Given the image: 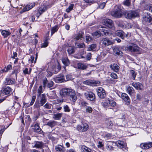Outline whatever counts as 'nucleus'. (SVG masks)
Listing matches in <instances>:
<instances>
[{
    "label": "nucleus",
    "instance_id": "obj_14",
    "mask_svg": "<svg viewBox=\"0 0 152 152\" xmlns=\"http://www.w3.org/2000/svg\"><path fill=\"white\" fill-rule=\"evenodd\" d=\"M35 5L34 2H32L27 4L22 10V11L23 12L27 11L34 7Z\"/></svg>",
    "mask_w": 152,
    "mask_h": 152
},
{
    "label": "nucleus",
    "instance_id": "obj_33",
    "mask_svg": "<svg viewBox=\"0 0 152 152\" xmlns=\"http://www.w3.org/2000/svg\"><path fill=\"white\" fill-rule=\"evenodd\" d=\"M55 149L57 151H59L61 152H64L65 151V148L63 146L58 145L56 146Z\"/></svg>",
    "mask_w": 152,
    "mask_h": 152
},
{
    "label": "nucleus",
    "instance_id": "obj_61",
    "mask_svg": "<svg viewBox=\"0 0 152 152\" xmlns=\"http://www.w3.org/2000/svg\"><path fill=\"white\" fill-rule=\"evenodd\" d=\"M51 104L47 103L44 106V107L47 109H50L51 107Z\"/></svg>",
    "mask_w": 152,
    "mask_h": 152
},
{
    "label": "nucleus",
    "instance_id": "obj_2",
    "mask_svg": "<svg viewBox=\"0 0 152 152\" xmlns=\"http://www.w3.org/2000/svg\"><path fill=\"white\" fill-rule=\"evenodd\" d=\"M122 48L125 51L131 53H135L137 54H140L141 51L140 48L137 45L134 43H131L126 46H122Z\"/></svg>",
    "mask_w": 152,
    "mask_h": 152
},
{
    "label": "nucleus",
    "instance_id": "obj_32",
    "mask_svg": "<svg viewBox=\"0 0 152 152\" xmlns=\"http://www.w3.org/2000/svg\"><path fill=\"white\" fill-rule=\"evenodd\" d=\"M75 44L76 48H84L85 47V45L84 42H76L75 43Z\"/></svg>",
    "mask_w": 152,
    "mask_h": 152
},
{
    "label": "nucleus",
    "instance_id": "obj_16",
    "mask_svg": "<svg viewBox=\"0 0 152 152\" xmlns=\"http://www.w3.org/2000/svg\"><path fill=\"white\" fill-rule=\"evenodd\" d=\"M15 82L14 79L10 77H7L6 78L4 83L5 85H10L15 84Z\"/></svg>",
    "mask_w": 152,
    "mask_h": 152
},
{
    "label": "nucleus",
    "instance_id": "obj_6",
    "mask_svg": "<svg viewBox=\"0 0 152 152\" xmlns=\"http://www.w3.org/2000/svg\"><path fill=\"white\" fill-rule=\"evenodd\" d=\"M139 16V14L136 11H125V16L126 18L130 19Z\"/></svg>",
    "mask_w": 152,
    "mask_h": 152
},
{
    "label": "nucleus",
    "instance_id": "obj_43",
    "mask_svg": "<svg viewBox=\"0 0 152 152\" xmlns=\"http://www.w3.org/2000/svg\"><path fill=\"white\" fill-rule=\"evenodd\" d=\"M96 44H92L89 46L88 50L94 51L96 50Z\"/></svg>",
    "mask_w": 152,
    "mask_h": 152
},
{
    "label": "nucleus",
    "instance_id": "obj_57",
    "mask_svg": "<svg viewBox=\"0 0 152 152\" xmlns=\"http://www.w3.org/2000/svg\"><path fill=\"white\" fill-rule=\"evenodd\" d=\"M86 112L89 113H91L93 110L92 108L88 106H86Z\"/></svg>",
    "mask_w": 152,
    "mask_h": 152
},
{
    "label": "nucleus",
    "instance_id": "obj_13",
    "mask_svg": "<svg viewBox=\"0 0 152 152\" xmlns=\"http://www.w3.org/2000/svg\"><path fill=\"white\" fill-rule=\"evenodd\" d=\"M114 121L112 118H106L105 120L106 126L108 129H112L113 124Z\"/></svg>",
    "mask_w": 152,
    "mask_h": 152
},
{
    "label": "nucleus",
    "instance_id": "obj_18",
    "mask_svg": "<svg viewBox=\"0 0 152 152\" xmlns=\"http://www.w3.org/2000/svg\"><path fill=\"white\" fill-rule=\"evenodd\" d=\"M140 146L143 149H147L152 147V142L143 143L140 144Z\"/></svg>",
    "mask_w": 152,
    "mask_h": 152
},
{
    "label": "nucleus",
    "instance_id": "obj_44",
    "mask_svg": "<svg viewBox=\"0 0 152 152\" xmlns=\"http://www.w3.org/2000/svg\"><path fill=\"white\" fill-rule=\"evenodd\" d=\"M42 86H39L38 90H37V99L41 95V94L42 92Z\"/></svg>",
    "mask_w": 152,
    "mask_h": 152
},
{
    "label": "nucleus",
    "instance_id": "obj_46",
    "mask_svg": "<svg viewBox=\"0 0 152 152\" xmlns=\"http://www.w3.org/2000/svg\"><path fill=\"white\" fill-rule=\"evenodd\" d=\"M128 23L126 22H122L121 23H120L118 25L119 26H120L122 28H126V24Z\"/></svg>",
    "mask_w": 152,
    "mask_h": 152
},
{
    "label": "nucleus",
    "instance_id": "obj_54",
    "mask_svg": "<svg viewBox=\"0 0 152 152\" xmlns=\"http://www.w3.org/2000/svg\"><path fill=\"white\" fill-rule=\"evenodd\" d=\"M67 52L69 54L73 53L75 52V50L73 47L69 48H68Z\"/></svg>",
    "mask_w": 152,
    "mask_h": 152
},
{
    "label": "nucleus",
    "instance_id": "obj_20",
    "mask_svg": "<svg viewBox=\"0 0 152 152\" xmlns=\"http://www.w3.org/2000/svg\"><path fill=\"white\" fill-rule=\"evenodd\" d=\"M77 66L78 69L85 70L88 68V65L86 63H79L77 64Z\"/></svg>",
    "mask_w": 152,
    "mask_h": 152
},
{
    "label": "nucleus",
    "instance_id": "obj_49",
    "mask_svg": "<svg viewBox=\"0 0 152 152\" xmlns=\"http://www.w3.org/2000/svg\"><path fill=\"white\" fill-rule=\"evenodd\" d=\"M20 72L19 69H14L13 71L12 74H11V75L12 76V75H13L14 74H15V76L16 77V79H17V74L18 73H19Z\"/></svg>",
    "mask_w": 152,
    "mask_h": 152
},
{
    "label": "nucleus",
    "instance_id": "obj_34",
    "mask_svg": "<svg viewBox=\"0 0 152 152\" xmlns=\"http://www.w3.org/2000/svg\"><path fill=\"white\" fill-rule=\"evenodd\" d=\"M48 9V7L45 6V5L42 7H40L38 10V12L39 14V15L43 12H45L46 10Z\"/></svg>",
    "mask_w": 152,
    "mask_h": 152
},
{
    "label": "nucleus",
    "instance_id": "obj_36",
    "mask_svg": "<svg viewBox=\"0 0 152 152\" xmlns=\"http://www.w3.org/2000/svg\"><path fill=\"white\" fill-rule=\"evenodd\" d=\"M82 152H92V150L85 146H82L81 147Z\"/></svg>",
    "mask_w": 152,
    "mask_h": 152
},
{
    "label": "nucleus",
    "instance_id": "obj_60",
    "mask_svg": "<svg viewBox=\"0 0 152 152\" xmlns=\"http://www.w3.org/2000/svg\"><path fill=\"white\" fill-rule=\"evenodd\" d=\"M73 78L72 75L70 74H68L66 76V80H65V81H67L68 80H71Z\"/></svg>",
    "mask_w": 152,
    "mask_h": 152
},
{
    "label": "nucleus",
    "instance_id": "obj_59",
    "mask_svg": "<svg viewBox=\"0 0 152 152\" xmlns=\"http://www.w3.org/2000/svg\"><path fill=\"white\" fill-rule=\"evenodd\" d=\"M110 77L113 79H116L118 78V77L116 74L114 72H112L110 75Z\"/></svg>",
    "mask_w": 152,
    "mask_h": 152
},
{
    "label": "nucleus",
    "instance_id": "obj_11",
    "mask_svg": "<svg viewBox=\"0 0 152 152\" xmlns=\"http://www.w3.org/2000/svg\"><path fill=\"white\" fill-rule=\"evenodd\" d=\"M121 98L124 101L126 104L127 105H129L131 102V100L127 94L125 93H122L121 94Z\"/></svg>",
    "mask_w": 152,
    "mask_h": 152
},
{
    "label": "nucleus",
    "instance_id": "obj_25",
    "mask_svg": "<svg viewBox=\"0 0 152 152\" xmlns=\"http://www.w3.org/2000/svg\"><path fill=\"white\" fill-rule=\"evenodd\" d=\"M34 147L37 148L41 149L44 146V144L42 142L35 141L34 142Z\"/></svg>",
    "mask_w": 152,
    "mask_h": 152
},
{
    "label": "nucleus",
    "instance_id": "obj_38",
    "mask_svg": "<svg viewBox=\"0 0 152 152\" xmlns=\"http://www.w3.org/2000/svg\"><path fill=\"white\" fill-rule=\"evenodd\" d=\"M136 75V73L135 71L132 70H130L129 75L131 79L133 80H135Z\"/></svg>",
    "mask_w": 152,
    "mask_h": 152
},
{
    "label": "nucleus",
    "instance_id": "obj_23",
    "mask_svg": "<svg viewBox=\"0 0 152 152\" xmlns=\"http://www.w3.org/2000/svg\"><path fill=\"white\" fill-rule=\"evenodd\" d=\"M101 32V34L102 36H107L110 34L109 31L108 29L104 27H102V28L100 29Z\"/></svg>",
    "mask_w": 152,
    "mask_h": 152
},
{
    "label": "nucleus",
    "instance_id": "obj_27",
    "mask_svg": "<svg viewBox=\"0 0 152 152\" xmlns=\"http://www.w3.org/2000/svg\"><path fill=\"white\" fill-rule=\"evenodd\" d=\"M113 52L116 55H122V53L121 51L120 48L117 46H115L113 48Z\"/></svg>",
    "mask_w": 152,
    "mask_h": 152
},
{
    "label": "nucleus",
    "instance_id": "obj_24",
    "mask_svg": "<svg viewBox=\"0 0 152 152\" xmlns=\"http://www.w3.org/2000/svg\"><path fill=\"white\" fill-rule=\"evenodd\" d=\"M110 68L115 72H118L119 70V66L116 64H113L110 65Z\"/></svg>",
    "mask_w": 152,
    "mask_h": 152
},
{
    "label": "nucleus",
    "instance_id": "obj_39",
    "mask_svg": "<svg viewBox=\"0 0 152 152\" xmlns=\"http://www.w3.org/2000/svg\"><path fill=\"white\" fill-rule=\"evenodd\" d=\"M49 40V38H46L44 41V43H42L41 45L42 48H46L47 47L48 45V41Z\"/></svg>",
    "mask_w": 152,
    "mask_h": 152
},
{
    "label": "nucleus",
    "instance_id": "obj_30",
    "mask_svg": "<svg viewBox=\"0 0 152 152\" xmlns=\"http://www.w3.org/2000/svg\"><path fill=\"white\" fill-rule=\"evenodd\" d=\"M83 34L84 33L83 32L77 34L74 39V40L76 42L77 40H81L83 38Z\"/></svg>",
    "mask_w": 152,
    "mask_h": 152
},
{
    "label": "nucleus",
    "instance_id": "obj_50",
    "mask_svg": "<svg viewBox=\"0 0 152 152\" xmlns=\"http://www.w3.org/2000/svg\"><path fill=\"white\" fill-rule=\"evenodd\" d=\"M54 83L52 81H48L46 87L50 88L53 86Z\"/></svg>",
    "mask_w": 152,
    "mask_h": 152
},
{
    "label": "nucleus",
    "instance_id": "obj_55",
    "mask_svg": "<svg viewBox=\"0 0 152 152\" xmlns=\"http://www.w3.org/2000/svg\"><path fill=\"white\" fill-rule=\"evenodd\" d=\"M25 121L30 123L31 121V119L30 117V116L28 115H26L25 118Z\"/></svg>",
    "mask_w": 152,
    "mask_h": 152
},
{
    "label": "nucleus",
    "instance_id": "obj_9",
    "mask_svg": "<svg viewBox=\"0 0 152 152\" xmlns=\"http://www.w3.org/2000/svg\"><path fill=\"white\" fill-rule=\"evenodd\" d=\"M142 18L143 21L152 24V16L150 13H145L142 15Z\"/></svg>",
    "mask_w": 152,
    "mask_h": 152
},
{
    "label": "nucleus",
    "instance_id": "obj_53",
    "mask_svg": "<svg viewBox=\"0 0 152 152\" xmlns=\"http://www.w3.org/2000/svg\"><path fill=\"white\" fill-rule=\"evenodd\" d=\"M74 4H71L66 9V11L68 12L69 13L70 12V11L72 10L73 9L74 7Z\"/></svg>",
    "mask_w": 152,
    "mask_h": 152
},
{
    "label": "nucleus",
    "instance_id": "obj_56",
    "mask_svg": "<svg viewBox=\"0 0 152 152\" xmlns=\"http://www.w3.org/2000/svg\"><path fill=\"white\" fill-rule=\"evenodd\" d=\"M104 137L107 139H110L112 138V134L110 133H107L105 134Z\"/></svg>",
    "mask_w": 152,
    "mask_h": 152
},
{
    "label": "nucleus",
    "instance_id": "obj_22",
    "mask_svg": "<svg viewBox=\"0 0 152 152\" xmlns=\"http://www.w3.org/2000/svg\"><path fill=\"white\" fill-rule=\"evenodd\" d=\"M113 142L108 141L107 142L106 148L109 151H113L114 150V147H113Z\"/></svg>",
    "mask_w": 152,
    "mask_h": 152
},
{
    "label": "nucleus",
    "instance_id": "obj_12",
    "mask_svg": "<svg viewBox=\"0 0 152 152\" xmlns=\"http://www.w3.org/2000/svg\"><path fill=\"white\" fill-rule=\"evenodd\" d=\"M54 81L57 83L63 82L65 81L64 75H59L53 78Z\"/></svg>",
    "mask_w": 152,
    "mask_h": 152
},
{
    "label": "nucleus",
    "instance_id": "obj_40",
    "mask_svg": "<svg viewBox=\"0 0 152 152\" xmlns=\"http://www.w3.org/2000/svg\"><path fill=\"white\" fill-rule=\"evenodd\" d=\"M93 81L90 80H88L83 82V84L90 86H93Z\"/></svg>",
    "mask_w": 152,
    "mask_h": 152
},
{
    "label": "nucleus",
    "instance_id": "obj_58",
    "mask_svg": "<svg viewBox=\"0 0 152 152\" xmlns=\"http://www.w3.org/2000/svg\"><path fill=\"white\" fill-rule=\"evenodd\" d=\"M43 148L42 149V152H49V149L48 147V146L46 145H44V146H43Z\"/></svg>",
    "mask_w": 152,
    "mask_h": 152
},
{
    "label": "nucleus",
    "instance_id": "obj_4",
    "mask_svg": "<svg viewBox=\"0 0 152 152\" xmlns=\"http://www.w3.org/2000/svg\"><path fill=\"white\" fill-rule=\"evenodd\" d=\"M39 97L40 98V102L39 101L37 102V100H36L34 106L37 108H39L40 107L42 106L47 101L46 96L45 94H42Z\"/></svg>",
    "mask_w": 152,
    "mask_h": 152
},
{
    "label": "nucleus",
    "instance_id": "obj_28",
    "mask_svg": "<svg viewBox=\"0 0 152 152\" xmlns=\"http://www.w3.org/2000/svg\"><path fill=\"white\" fill-rule=\"evenodd\" d=\"M115 34L116 35L120 37L122 39H124V32L122 30H118L115 32Z\"/></svg>",
    "mask_w": 152,
    "mask_h": 152
},
{
    "label": "nucleus",
    "instance_id": "obj_42",
    "mask_svg": "<svg viewBox=\"0 0 152 152\" xmlns=\"http://www.w3.org/2000/svg\"><path fill=\"white\" fill-rule=\"evenodd\" d=\"M62 113H59L54 115L53 118L55 120H60L62 117Z\"/></svg>",
    "mask_w": 152,
    "mask_h": 152
},
{
    "label": "nucleus",
    "instance_id": "obj_51",
    "mask_svg": "<svg viewBox=\"0 0 152 152\" xmlns=\"http://www.w3.org/2000/svg\"><path fill=\"white\" fill-rule=\"evenodd\" d=\"M48 82V80L47 79L46 77H45V78H44L42 82H43V87L44 88L46 87H47V84Z\"/></svg>",
    "mask_w": 152,
    "mask_h": 152
},
{
    "label": "nucleus",
    "instance_id": "obj_45",
    "mask_svg": "<svg viewBox=\"0 0 152 152\" xmlns=\"http://www.w3.org/2000/svg\"><path fill=\"white\" fill-rule=\"evenodd\" d=\"M107 101L109 103L108 104H109V106L113 107H114L115 106L116 103L113 100H110L109 99H107Z\"/></svg>",
    "mask_w": 152,
    "mask_h": 152
},
{
    "label": "nucleus",
    "instance_id": "obj_10",
    "mask_svg": "<svg viewBox=\"0 0 152 152\" xmlns=\"http://www.w3.org/2000/svg\"><path fill=\"white\" fill-rule=\"evenodd\" d=\"M103 24L109 28H112L114 26L113 21L109 19H104L102 21Z\"/></svg>",
    "mask_w": 152,
    "mask_h": 152
},
{
    "label": "nucleus",
    "instance_id": "obj_31",
    "mask_svg": "<svg viewBox=\"0 0 152 152\" xmlns=\"http://www.w3.org/2000/svg\"><path fill=\"white\" fill-rule=\"evenodd\" d=\"M115 143L116 144L118 147L121 148H123L124 147L125 143L123 141L118 140L116 141Z\"/></svg>",
    "mask_w": 152,
    "mask_h": 152
},
{
    "label": "nucleus",
    "instance_id": "obj_37",
    "mask_svg": "<svg viewBox=\"0 0 152 152\" xmlns=\"http://www.w3.org/2000/svg\"><path fill=\"white\" fill-rule=\"evenodd\" d=\"M58 29V26L55 25L51 29V35L52 36L56 32Z\"/></svg>",
    "mask_w": 152,
    "mask_h": 152
},
{
    "label": "nucleus",
    "instance_id": "obj_62",
    "mask_svg": "<svg viewBox=\"0 0 152 152\" xmlns=\"http://www.w3.org/2000/svg\"><path fill=\"white\" fill-rule=\"evenodd\" d=\"M124 4L126 6H129L130 5V0H126L124 2Z\"/></svg>",
    "mask_w": 152,
    "mask_h": 152
},
{
    "label": "nucleus",
    "instance_id": "obj_3",
    "mask_svg": "<svg viewBox=\"0 0 152 152\" xmlns=\"http://www.w3.org/2000/svg\"><path fill=\"white\" fill-rule=\"evenodd\" d=\"M125 11L121 9L119 6L115 7L113 11L111 12V15L116 18H121L123 15L125 16Z\"/></svg>",
    "mask_w": 152,
    "mask_h": 152
},
{
    "label": "nucleus",
    "instance_id": "obj_47",
    "mask_svg": "<svg viewBox=\"0 0 152 152\" xmlns=\"http://www.w3.org/2000/svg\"><path fill=\"white\" fill-rule=\"evenodd\" d=\"M62 62L65 66H67L69 64V60L66 58H64L62 60Z\"/></svg>",
    "mask_w": 152,
    "mask_h": 152
},
{
    "label": "nucleus",
    "instance_id": "obj_26",
    "mask_svg": "<svg viewBox=\"0 0 152 152\" xmlns=\"http://www.w3.org/2000/svg\"><path fill=\"white\" fill-rule=\"evenodd\" d=\"M57 125V121L53 120L49 121L48 122H47L46 124V125L52 128Z\"/></svg>",
    "mask_w": 152,
    "mask_h": 152
},
{
    "label": "nucleus",
    "instance_id": "obj_7",
    "mask_svg": "<svg viewBox=\"0 0 152 152\" xmlns=\"http://www.w3.org/2000/svg\"><path fill=\"white\" fill-rule=\"evenodd\" d=\"M96 91L98 97L101 99L104 98L106 96V91L102 87H98Z\"/></svg>",
    "mask_w": 152,
    "mask_h": 152
},
{
    "label": "nucleus",
    "instance_id": "obj_63",
    "mask_svg": "<svg viewBox=\"0 0 152 152\" xmlns=\"http://www.w3.org/2000/svg\"><path fill=\"white\" fill-rule=\"evenodd\" d=\"M46 4H45V6L48 7V9L51 7L53 4V3L52 2L49 3V2H47V1H46Z\"/></svg>",
    "mask_w": 152,
    "mask_h": 152
},
{
    "label": "nucleus",
    "instance_id": "obj_15",
    "mask_svg": "<svg viewBox=\"0 0 152 152\" xmlns=\"http://www.w3.org/2000/svg\"><path fill=\"white\" fill-rule=\"evenodd\" d=\"M11 88L8 86H4L2 87V93L5 95H8L12 92Z\"/></svg>",
    "mask_w": 152,
    "mask_h": 152
},
{
    "label": "nucleus",
    "instance_id": "obj_35",
    "mask_svg": "<svg viewBox=\"0 0 152 152\" xmlns=\"http://www.w3.org/2000/svg\"><path fill=\"white\" fill-rule=\"evenodd\" d=\"M127 92L130 95H132L134 92V88L132 86H128L126 88Z\"/></svg>",
    "mask_w": 152,
    "mask_h": 152
},
{
    "label": "nucleus",
    "instance_id": "obj_19",
    "mask_svg": "<svg viewBox=\"0 0 152 152\" xmlns=\"http://www.w3.org/2000/svg\"><path fill=\"white\" fill-rule=\"evenodd\" d=\"M101 42L105 46H107L112 44V42L107 38L102 39L101 40Z\"/></svg>",
    "mask_w": 152,
    "mask_h": 152
},
{
    "label": "nucleus",
    "instance_id": "obj_1",
    "mask_svg": "<svg viewBox=\"0 0 152 152\" xmlns=\"http://www.w3.org/2000/svg\"><path fill=\"white\" fill-rule=\"evenodd\" d=\"M62 95L64 97H68L73 102H76L77 96L74 90L69 88H64L62 89Z\"/></svg>",
    "mask_w": 152,
    "mask_h": 152
},
{
    "label": "nucleus",
    "instance_id": "obj_52",
    "mask_svg": "<svg viewBox=\"0 0 152 152\" xmlns=\"http://www.w3.org/2000/svg\"><path fill=\"white\" fill-rule=\"evenodd\" d=\"M64 111L66 112H69L70 111V109L68 106L67 105H64L63 107Z\"/></svg>",
    "mask_w": 152,
    "mask_h": 152
},
{
    "label": "nucleus",
    "instance_id": "obj_5",
    "mask_svg": "<svg viewBox=\"0 0 152 152\" xmlns=\"http://www.w3.org/2000/svg\"><path fill=\"white\" fill-rule=\"evenodd\" d=\"M84 95L85 97L88 100L93 102L96 101V97L95 94L91 91H88L84 93Z\"/></svg>",
    "mask_w": 152,
    "mask_h": 152
},
{
    "label": "nucleus",
    "instance_id": "obj_17",
    "mask_svg": "<svg viewBox=\"0 0 152 152\" xmlns=\"http://www.w3.org/2000/svg\"><path fill=\"white\" fill-rule=\"evenodd\" d=\"M132 85L137 90H142L143 86L140 83L137 82H134L132 83Z\"/></svg>",
    "mask_w": 152,
    "mask_h": 152
},
{
    "label": "nucleus",
    "instance_id": "obj_64",
    "mask_svg": "<svg viewBox=\"0 0 152 152\" xmlns=\"http://www.w3.org/2000/svg\"><path fill=\"white\" fill-rule=\"evenodd\" d=\"M36 98V96H32L31 101L30 103V105H32L34 103Z\"/></svg>",
    "mask_w": 152,
    "mask_h": 152
},
{
    "label": "nucleus",
    "instance_id": "obj_41",
    "mask_svg": "<svg viewBox=\"0 0 152 152\" xmlns=\"http://www.w3.org/2000/svg\"><path fill=\"white\" fill-rule=\"evenodd\" d=\"M92 35L95 38H97L101 36V32L100 31H97L94 32L92 34Z\"/></svg>",
    "mask_w": 152,
    "mask_h": 152
},
{
    "label": "nucleus",
    "instance_id": "obj_29",
    "mask_svg": "<svg viewBox=\"0 0 152 152\" xmlns=\"http://www.w3.org/2000/svg\"><path fill=\"white\" fill-rule=\"evenodd\" d=\"M1 34L3 36L4 38L7 37L11 34L10 32L6 30H0Z\"/></svg>",
    "mask_w": 152,
    "mask_h": 152
},
{
    "label": "nucleus",
    "instance_id": "obj_8",
    "mask_svg": "<svg viewBox=\"0 0 152 152\" xmlns=\"http://www.w3.org/2000/svg\"><path fill=\"white\" fill-rule=\"evenodd\" d=\"M88 125L86 123H83L81 125H78L76 127V129L80 132L86 131L88 129Z\"/></svg>",
    "mask_w": 152,
    "mask_h": 152
},
{
    "label": "nucleus",
    "instance_id": "obj_21",
    "mask_svg": "<svg viewBox=\"0 0 152 152\" xmlns=\"http://www.w3.org/2000/svg\"><path fill=\"white\" fill-rule=\"evenodd\" d=\"M33 128L34 132L36 133H37L39 134H41L43 132V131L40 129L39 126V124L38 123L35 124Z\"/></svg>",
    "mask_w": 152,
    "mask_h": 152
},
{
    "label": "nucleus",
    "instance_id": "obj_48",
    "mask_svg": "<svg viewBox=\"0 0 152 152\" xmlns=\"http://www.w3.org/2000/svg\"><path fill=\"white\" fill-rule=\"evenodd\" d=\"M40 114L39 113H36L33 117V119L34 121H35L39 117Z\"/></svg>",
    "mask_w": 152,
    "mask_h": 152
}]
</instances>
